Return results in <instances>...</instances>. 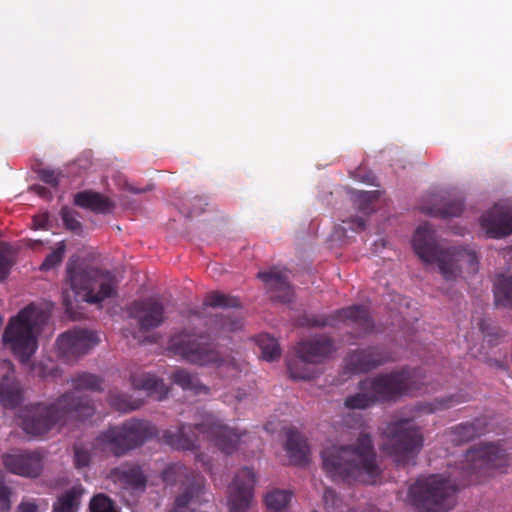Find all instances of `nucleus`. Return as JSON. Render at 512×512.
<instances>
[{
  "label": "nucleus",
  "mask_w": 512,
  "mask_h": 512,
  "mask_svg": "<svg viewBox=\"0 0 512 512\" xmlns=\"http://www.w3.org/2000/svg\"><path fill=\"white\" fill-rule=\"evenodd\" d=\"M80 492L75 488L66 491L53 504V512H75L79 505Z\"/></svg>",
  "instance_id": "obj_34"
},
{
  "label": "nucleus",
  "mask_w": 512,
  "mask_h": 512,
  "mask_svg": "<svg viewBox=\"0 0 512 512\" xmlns=\"http://www.w3.org/2000/svg\"><path fill=\"white\" fill-rule=\"evenodd\" d=\"M493 292L497 307H512V275H499L494 283Z\"/></svg>",
  "instance_id": "obj_28"
},
{
  "label": "nucleus",
  "mask_w": 512,
  "mask_h": 512,
  "mask_svg": "<svg viewBox=\"0 0 512 512\" xmlns=\"http://www.w3.org/2000/svg\"><path fill=\"white\" fill-rule=\"evenodd\" d=\"M378 191H359L356 193V200L359 202L358 209L366 212L370 209V205L378 198Z\"/></svg>",
  "instance_id": "obj_44"
},
{
  "label": "nucleus",
  "mask_w": 512,
  "mask_h": 512,
  "mask_svg": "<svg viewBox=\"0 0 512 512\" xmlns=\"http://www.w3.org/2000/svg\"><path fill=\"white\" fill-rule=\"evenodd\" d=\"M19 512H37V506L34 503H22Z\"/></svg>",
  "instance_id": "obj_52"
},
{
  "label": "nucleus",
  "mask_w": 512,
  "mask_h": 512,
  "mask_svg": "<svg viewBox=\"0 0 512 512\" xmlns=\"http://www.w3.org/2000/svg\"><path fill=\"white\" fill-rule=\"evenodd\" d=\"M421 368L407 367L390 373L380 374L362 381V387L369 390L376 402L395 401L405 394L422 391L425 384Z\"/></svg>",
  "instance_id": "obj_10"
},
{
  "label": "nucleus",
  "mask_w": 512,
  "mask_h": 512,
  "mask_svg": "<svg viewBox=\"0 0 512 512\" xmlns=\"http://www.w3.org/2000/svg\"><path fill=\"white\" fill-rule=\"evenodd\" d=\"M480 224L489 238H503L512 234V207L495 204L480 219Z\"/></svg>",
  "instance_id": "obj_18"
},
{
  "label": "nucleus",
  "mask_w": 512,
  "mask_h": 512,
  "mask_svg": "<svg viewBox=\"0 0 512 512\" xmlns=\"http://www.w3.org/2000/svg\"><path fill=\"white\" fill-rule=\"evenodd\" d=\"M62 304L65 308L66 314L71 319L77 320L79 318L74 310V301L72 300L70 292L68 290H64L62 293Z\"/></svg>",
  "instance_id": "obj_46"
},
{
  "label": "nucleus",
  "mask_w": 512,
  "mask_h": 512,
  "mask_svg": "<svg viewBox=\"0 0 512 512\" xmlns=\"http://www.w3.org/2000/svg\"><path fill=\"white\" fill-rule=\"evenodd\" d=\"M389 352L381 347H368L353 351L347 359V367L355 373L369 372L392 361Z\"/></svg>",
  "instance_id": "obj_19"
},
{
  "label": "nucleus",
  "mask_w": 512,
  "mask_h": 512,
  "mask_svg": "<svg viewBox=\"0 0 512 512\" xmlns=\"http://www.w3.org/2000/svg\"><path fill=\"white\" fill-rule=\"evenodd\" d=\"M11 266L12 262L9 256L0 250V282L8 276Z\"/></svg>",
  "instance_id": "obj_48"
},
{
  "label": "nucleus",
  "mask_w": 512,
  "mask_h": 512,
  "mask_svg": "<svg viewBox=\"0 0 512 512\" xmlns=\"http://www.w3.org/2000/svg\"><path fill=\"white\" fill-rule=\"evenodd\" d=\"M323 501L325 506L328 508L329 506L335 507L336 503L339 501L336 492L331 488H325L323 493Z\"/></svg>",
  "instance_id": "obj_49"
},
{
  "label": "nucleus",
  "mask_w": 512,
  "mask_h": 512,
  "mask_svg": "<svg viewBox=\"0 0 512 512\" xmlns=\"http://www.w3.org/2000/svg\"><path fill=\"white\" fill-rule=\"evenodd\" d=\"M480 330L485 335V337H489L488 341L491 343L494 341V339H493L494 336H497V337L502 336V334H500L499 332H496V333L490 332L484 321H482L480 323Z\"/></svg>",
  "instance_id": "obj_51"
},
{
  "label": "nucleus",
  "mask_w": 512,
  "mask_h": 512,
  "mask_svg": "<svg viewBox=\"0 0 512 512\" xmlns=\"http://www.w3.org/2000/svg\"><path fill=\"white\" fill-rule=\"evenodd\" d=\"M322 468L333 480L373 484L380 475L372 438L361 433L355 444L331 445L321 452Z\"/></svg>",
  "instance_id": "obj_3"
},
{
  "label": "nucleus",
  "mask_w": 512,
  "mask_h": 512,
  "mask_svg": "<svg viewBox=\"0 0 512 512\" xmlns=\"http://www.w3.org/2000/svg\"><path fill=\"white\" fill-rule=\"evenodd\" d=\"M74 203L78 207L99 214L110 213L115 207V204L111 199L92 190H84L76 193L74 196Z\"/></svg>",
  "instance_id": "obj_23"
},
{
  "label": "nucleus",
  "mask_w": 512,
  "mask_h": 512,
  "mask_svg": "<svg viewBox=\"0 0 512 512\" xmlns=\"http://www.w3.org/2000/svg\"><path fill=\"white\" fill-rule=\"evenodd\" d=\"M255 474L252 469L243 467L235 475L234 481L228 488V503L230 512H246L253 499Z\"/></svg>",
  "instance_id": "obj_14"
},
{
  "label": "nucleus",
  "mask_w": 512,
  "mask_h": 512,
  "mask_svg": "<svg viewBox=\"0 0 512 512\" xmlns=\"http://www.w3.org/2000/svg\"><path fill=\"white\" fill-rule=\"evenodd\" d=\"M298 324L311 328H339L340 324H344L355 329L351 335L356 339L372 333L374 329V322L365 305L344 307L329 315L304 314L298 319Z\"/></svg>",
  "instance_id": "obj_12"
},
{
  "label": "nucleus",
  "mask_w": 512,
  "mask_h": 512,
  "mask_svg": "<svg viewBox=\"0 0 512 512\" xmlns=\"http://www.w3.org/2000/svg\"><path fill=\"white\" fill-rule=\"evenodd\" d=\"M50 312L35 304H29L12 317L2 335L3 344L21 362H27L36 352L37 335L49 320Z\"/></svg>",
  "instance_id": "obj_6"
},
{
  "label": "nucleus",
  "mask_w": 512,
  "mask_h": 512,
  "mask_svg": "<svg viewBox=\"0 0 512 512\" xmlns=\"http://www.w3.org/2000/svg\"><path fill=\"white\" fill-rule=\"evenodd\" d=\"M258 278L263 281L271 293V298L282 303H290L293 299V290L284 272L271 268L268 271L258 273Z\"/></svg>",
  "instance_id": "obj_21"
},
{
  "label": "nucleus",
  "mask_w": 512,
  "mask_h": 512,
  "mask_svg": "<svg viewBox=\"0 0 512 512\" xmlns=\"http://www.w3.org/2000/svg\"><path fill=\"white\" fill-rule=\"evenodd\" d=\"M487 432L486 418H476L472 422L461 423L452 428V441L456 444L469 442Z\"/></svg>",
  "instance_id": "obj_25"
},
{
  "label": "nucleus",
  "mask_w": 512,
  "mask_h": 512,
  "mask_svg": "<svg viewBox=\"0 0 512 512\" xmlns=\"http://www.w3.org/2000/svg\"><path fill=\"white\" fill-rule=\"evenodd\" d=\"M202 434L225 454H232L248 436L246 432L224 425L216 416L207 414L195 425L181 424L176 430L167 429L162 440L170 447L193 451L197 448L198 434Z\"/></svg>",
  "instance_id": "obj_4"
},
{
  "label": "nucleus",
  "mask_w": 512,
  "mask_h": 512,
  "mask_svg": "<svg viewBox=\"0 0 512 512\" xmlns=\"http://www.w3.org/2000/svg\"><path fill=\"white\" fill-rule=\"evenodd\" d=\"M351 225L350 228L354 230L355 232H360L365 229V221L360 218L356 217L350 221Z\"/></svg>",
  "instance_id": "obj_50"
},
{
  "label": "nucleus",
  "mask_w": 512,
  "mask_h": 512,
  "mask_svg": "<svg viewBox=\"0 0 512 512\" xmlns=\"http://www.w3.org/2000/svg\"><path fill=\"white\" fill-rule=\"evenodd\" d=\"M108 400L110 405L122 412H128L132 410H136L140 407L141 403L137 401H131L130 397L124 393L119 391H110Z\"/></svg>",
  "instance_id": "obj_37"
},
{
  "label": "nucleus",
  "mask_w": 512,
  "mask_h": 512,
  "mask_svg": "<svg viewBox=\"0 0 512 512\" xmlns=\"http://www.w3.org/2000/svg\"><path fill=\"white\" fill-rule=\"evenodd\" d=\"M170 378L174 384L180 386L183 390L191 391L196 395L209 392V388L200 382L198 376L186 369H176Z\"/></svg>",
  "instance_id": "obj_26"
},
{
  "label": "nucleus",
  "mask_w": 512,
  "mask_h": 512,
  "mask_svg": "<svg viewBox=\"0 0 512 512\" xmlns=\"http://www.w3.org/2000/svg\"><path fill=\"white\" fill-rule=\"evenodd\" d=\"M103 380L91 373H81L72 379L75 391L66 392L51 404L37 403L26 407L21 415V426L30 435L47 433L56 424L69 419L84 421L95 413V407L88 396H80L82 390L100 391Z\"/></svg>",
  "instance_id": "obj_2"
},
{
  "label": "nucleus",
  "mask_w": 512,
  "mask_h": 512,
  "mask_svg": "<svg viewBox=\"0 0 512 512\" xmlns=\"http://www.w3.org/2000/svg\"><path fill=\"white\" fill-rule=\"evenodd\" d=\"M91 512H116L112 501L103 494L96 495L90 502Z\"/></svg>",
  "instance_id": "obj_43"
},
{
  "label": "nucleus",
  "mask_w": 512,
  "mask_h": 512,
  "mask_svg": "<svg viewBox=\"0 0 512 512\" xmlns=\"http://www.w3.org/2000/svg\"><path fill=\"white\" fill-rule=\"evenodd\" d=\"M130 381L134 389L143 390L148 396L159 401L165 399L170 391L163 379L148 372L132 374Z\"/></svg>",
  "instance_id": "obj_22"
},
{
  "label": "nucleus",
  "mask_w": 512,
  "mask_h": 512,
  "mask_svg": "<svg viewBox=\"0 0 512 512\" xmlns=\"http://www.w3.org/2000/svg\"><path fill=\"white\" fill-rule=\"evenodd\" d=\"M157 435V429L148 421L131 420L119 426L109 427L93 441L92 448L116 457L143 445Z\"/></svg>",
  "instance_id": "obj_9"
},
{
  "label": "nucleus",
  "mask_w": 512,
  "mask_h": 512,
  "mask_svg": "<svg viewBox=\"0 0 512 512\" xmlns=\"http://www.w3.org/2000/svg\"><path fill=\"white\" fill-rule=\"evenodd\" d=\"M510 466L512 450L499 444H480L466 452L463 478L458 483L441 475L421 476L409 487L407 500L419 512H447L454 507L455 493L461 487L481 482L492 469Z\"/></svg>",
  "instance_id": "obj_1"
},
{
  "label": "nucleus",
  "mask_w": 512,
  "mask_h": 512,
  "mask_svg": "<svg viewBox=\"0 0 512 512\" xmlns=\"http://www.w3.org/2000/svg\"><path fill=\"white\" fill-rule=\"evenodd\" d=\"M118 479L132 489H144L146 477L138 466L123 467L118 469Z\"/></svg>",
  "instance_id": "obj_29"
},
{
  "label": "nucleus",
  "mask_w": 512,
  "mask_h": 512,
  "mask_svg": "<svg viewBox=\"0 0 512 512\" xmlns=\"http://www.w3.org/2000/svg\"><path fill=\"white\" fill-rule=\"evenodd\" d=\"M74 457L73 462L76 469L86 468L91 463V448L79 443L73 447Z\"/></svg>",
  "instance_id": "obj_41"
},
{
  "label": "nucleus",
  "mask_w": 512,
  "mask_h": 512,
  "mask_svg": "<svg viewBox=\"0 0 512 512\" xmlns=\"http://www.w3.org/2000/svg\"><path fill=\"white\" fill-rule=\"evenodd\" d=\"M335 340L326 334L301 340L296 346V355L310 364H321L336 352Z\"/></svg>",
  "instance_id": "obj_16"
},
{
  "label": "nucleus",
  "mask_w": 512,
  "mask_h": 512,
  "mask_svg": "<svg viewBox=\"0 0 512 512\" xmlns=\"http://www.w3.org/2000/svg\"><path fill=\"white\" fill-rule=\"evenodd\" d=\"M66 244L64 241H61L57 244L56 248L48 254L44 261L42 262L40 269L43 271H48L59 265L65 255Z\"/></svg>",
  "instance_id": "obj_39"
},
{
  "label": "nucleus",
  "mask_w": 512,
  "mask_h": 512,
  "mask_svg": "<svg viewBox=\"0 0 512 512\" xmlns=\"http://www.w3.org/2000/svg\"><path fill=\"white\" fill-rule=\"evenodd\" d=\"M310 364L298 357L295 360L287 361L289 375L294 380H309L314 377V371L307 365Z\"/></svg>",
  "instance_id": "obj_36"
},
{
  "label": "nucleus",
  "mask_w": 512,
  "mask_h": 512,
  "mask_svg": "<svg viewBox=\"0 0 512 512\" xmlns=\"http://www.w3.org/2000/svg\"><path fill=\"white\" fill-rule=\"evenodd\" d=\"M127 189H128V191H130V192H132V193H134V194L143 193V192H145V191H148V190H149V188H146V189H139V188H136V187H134V186H132V185L127 186Z\"/></svg>",
  "instance_id": "obj_54"
},
{
  "label": "nucleus",
  "mask_w": 512,
  "mask_h": 512,
  "mask_svg": "<svg viewBox=\"0 0 512 512\" xmlns=\"http://www.w3.org/2000/svg\"><path fill=\"white\" fill-rule=\"evenodd\" d=\"M10 490L4 484L3 474L0 473V512H8L10 510Z\"/></svg>",
  "instance_id": "obj_45"
},
{
  "label": "nucleus",
  "mask_w": 512,
  "mask_h": 512,
  "mask_svg": "<svg viewBox=\"0 0 512 512\" xmlns=\"http://www.w3.org/2000/svg\"><path fill=\"white\" fill-rule=\"evenodd\" d=\"M312 512H317V511H312ZM335 512H356V511L354 509H352V508H347L345 510L340 509V510H337Z\"/></svg>",
  "instance_id": "obj_55"
},
{
  "label": "nucleus",
  "mask_w": 512,
  "mask_h": 512,
  "mask_svg": "<svg viewBox=\"0 0 512 512\" xmlns=\"http://www.w3.org/2000/svg\"><path fill=\"white\" fill-rule=\"evenodd\" d=\"M46 222H47V217L45 215H42L38 218H34V223L37 228H44Z\"/></svg>",
  "instance_id": "obj_53"
},
{
  "label": "nucleus",
  "mask_w": 512,
  "mask_h": 512,
  "mask_svg": "<svg viewBox=\"0 0 512 512\" xmlns=\"http://www.w3.org/2000/svg\"><path fill=\"white\" fill-rule=\"evenodd\" d=\"M22 401V391L19 383L5 376L0 381V403L5 408H14Z\"/></svg>",
  "instance_id": "obj_27"
},
{
  "label": "nucleus",
  "mask_w": 512,
  "mask_h": 512,
  "mask_svg": "<svg viewBox=\"0 0 512 512\" xmlns=\"http://www.w3.org/2000/svg\"><path fill=\"white\" fill-rule=\"evenodd\" d=\"M466 399L463 395H451L441 399H436L431 403H418L415 405L417 412L433 413L438 410L451 408L457 404L464 402Z\"/></svg>",
  "instance_id": "obj_30"
},
{
  "label": "nucleus",
  "mask_w": 512,
  "mask_h": 512,
  "mask_svg": "<svg viewBox=\"0 0 512 512\" xmlns=\"http://www.w3.org/2000/svg\"><path fill=\"white\" fill-rule=\"evenodd\" d=\"M177 473L184 475L186 481L184 490L175 499V508L171 512H181L179 509L185 508L188 504L198 502L204 493V478L198 473L189 472L185 467H177Z\"/></svg>",
  "instance_id": "obj_20"
},
{
  "label": "nucleus",
  "mask_w": 512,
  "mask_h": 512,
  "mask_svg": "<svg viewBox=\"0 0 512 512\" xmlns=\"http://www.w3.org/2000/svg\"><path fill=\"white\" fill-rule=\"evenodd\" d=\"M463 211V201L461 199H453L445 202L442 207L434 206L428 208L426 213L429 215L447 219L450 217H458Z\"/></svg>",
  "instance_id": "obj_33"
},
{
  "label": "nucleus",
  "mask_w": 512,
  "mask_h": 512,
  "mask_svg": "<svg viewBox=\"0 0 512 512\" xmlns=\"http://www.w3.org/2000/svg\"><path fill=\"white\" fill-rule=\"evenodd\" d=\"M203 305L212 308H240L241 302L237 297L212 291L205 296Z\"/></svg>",
  "instance_id": "obj_31"
},
{
  "label": "nucleus",
  "mask_w": 512,
  "mask_h": 512,
  "mask_svg": "<svg viewBox=\"0 0 512 512\" xmlns=\"http://www.w3.org/2000/svg\"><path fill=\"white\" fill-rule=\"evenodd\" d=\"M127 313L137 322L141 332L159 327L165 319L163 304L153 297L132 302L127 308Z\"/></svg>",
  "instance_id": "obj_15"
},
{
  "label": "nucleus",
  "mask_w": 512,
  "mask_h": 512,
  "mask_svg": "<svg viewBox=\"0 0 512 512\" xmlns=\"http://www.w3.org/2000/svg\"><path fill=\"white\" fill-rule=\"evenodd\" d=\"M60 215L62 218V221L66 227V229L76 233L80 234L82 231V224L81 222L75 217V212L72 211L68 207H62L60 211Z\"/></svg>",
  "instance_id": "obj_42"
},
{
  "label": "nucleus",
  "mask_w": 512,
  "mask_h": 512,
  "mask_svg": "<svg viewBox=\"0 0 512 512\" xmlns=\"http://www.w3.org/2000/svg\"><path fill=\"white\" fill-rule=\"evenodd\" d=\"M67 281L75 296L84 293L83 301L100 304L117 293L119 280L108 270L93 268L70 260L66 268Z\"/></svg>",
  "instance_id": "obj_7"
},
{
  "label": "nucleus",
  "mask_w": 512,
  "mask_h": 512,
  "mask_svg": "<svg viewBox=\"0 0 512 512\" xmlns=\"http://www.w3.org/2000/svg\"><path fill=\"white\" fill-rule=\"evenodd\" d=\"M291 500V494L285 490H274L267 493L265 503L267 507L274 511L279 512L283 510Z\"/></svg>",
  "instance_id": "obj_38"
},
{
  "label": "nucleus",
  "mask_w": 512,
  "mask_h": 512,
  "mask_svg": "<svg viewBox=\"0 0 512 512\" xmlns=\"http://www.w3.org/2000/svg\"><path fill=\"white\" fill-rule=\"evenodd\" d=\"M216 321L219 323V328L224 331H237L243 325L242 317L234 313L217 315Z\"/></svg>",
  "instance_id": "obj_40"
},
{
  "label": "nucleus",
  "mask_w": 512,
  "mask_h": 512,
  "mask_svg": "<svg viewBox=\"0 0 512 512\" xmlns=\"http://www.w3.org/2000/svg\"><path fill=\"white\" fill-rule=\"evenodd\" d=\"M167 474H168V471H165V473H164V475H165L164 479H165V480H166V475H167Z\"/></svg>",
  "instance_id": "obj_58"
},
{
  "label": "nucleus",
  "mask_w": 512,
  "mask_h": 512,
  "mask_svg": "<svg viewBox=\"0 0 512 512\" xmlns=\"http://www.w3.org/2000/svg\"><path fill=\"white\" fill-rule=\"evenodd\" d=\"M169 348L191 364L199 366L215 365L218 368L228 367L231 369V376L233 377L240 372L234 360L226 361L222 359L210 337L204 333L184 329L171 337Z\"/></svg>",
  "instance_id": "obj_8"
},
{
  "label": "nucleus",
  "mask_w": 512,
  "mask_h": 512,
  "mask_svg": "<svg viewBox=\"0 0 512 512\" xmlns=\"http://www.w3.org/2000/svg\"><path fill=\"white\" fill-rule=\"evenodd\" d=\"M4 467L12 474L23 477H38L43 469V460L36 451H17L2 456Z\"/></svg>",
  "instance_id": "obj_17"
},
{
  "label": "nucleus",
  "mask_w": 512,
  "mask_h": 512,
  "mask_svg": "<svg viewBox=\"0 0 512 512\" xmlns=\"http://www.w3.org/2000/svg\"><path fill=\"white\" fill-rule=\"evenodd\" d=\"M387 438L386 449L395 457L398 465H407L420 453L424 437L420 427L410 418L391 421L383 430Z\"/></svg>",
  "instance_id": "obj_11"
},
{
  "label": "nucleus",
  "mask_w": 512,
  "mask_h": 512,
  "mask_svg": "<svg viewBox=\"0 0 512 512\" xmlns=\"http://www.w3.org/2000/svg\"><path fill=\"white\" fill-rule=\"evenodd\" d=\"M285 450L289 460L294 465H304L308 462L309 448L303 436L294 429H289L286 434Z\"/></svg>",
  "instance_id": "obj_24"
},
{
  "label": "nucleus",
  "mask_w": 512,
  "mask_h": 512,
  "mask_svg": "<svg viewBox=\"0 0 512 512\" xmlns=\"http://www.w3.org/2000/svg\"><path fill=\"white\" fill-rule=\"evenodd\" d=\"M39 177L44 183L51 186H57L59 183L58 174L51 169H41L39 171Z\"/></svg>",
  "instance_id": "obj_47"
},
{
  "label": "nucleus",
  "mask_w": 512,
  "mask_h": 512,
  "mask_svg": "<svg viewBox=\"0 0 512 512\" xmlns=\"http://www.w3.org/2000/svg\"><path fill=\"white\" fill-rule=\"evenodd\" d=\"M360 392L348 396L344 405L348 409H366L376 403L373 394L362 387V381L359 384Z\"/></svg>",
  "instance_id": "obj_35"
},
{
  "label": "nucleus",
  "mask_w": 512,
  "mask_h": 512,
  "mask_svg": "<svg viewBox=\"0 0 512 512\" xmlns=\"http://www.w3.org/2000/svg\"><path fill=\"white\" fill-rule=\"evenodd\" d=\"M56 344L59 355L70 362L88 353L97 344V338L91 331L73 329L59 335Z\"/></svg>",
  "instance_id": "obj_13"
},
{
  "label": "nucleus",
  "mask_w": 512,
  "mask_h": 512,
  "mask_svg": "<svg viewBox=\"0 0 512 512\" xmlns=\"http://www.w3.org/2000/svg\"><path fill=\"white\" fill-rule=\"evenodd\" d=\"M257 343L264 360L271 362L280 358L281 349L275 338L268 334H261L257 337Z\"/></svg>",
  "instance_id": "obj_32"
},
{
  "label": "nucleus",
  "mask_w": 512,
  "mask_h": 512,
  "mask_svg": "<svg viewBox=\"0 0 512 512\" xmlns=\"http://www.w3.org/2000/svg\"><path fill=\"white\" fill-rule=\"evenodd\" d=\"M412 246L423 262L437 263L446 280L455 279L464 268L468 273L474 274L478 271V257L474 251L459 247L441 249L434 238V231L428 223L420 225L416 229Z\"/></svg>",
  "instance_id": "obj_5"
},
{
  "label": "nucleus",
  "mask_w": 512,
  "mask_h": 512,
  "mask_svg": "<svg viewBox=\"0 0 512 512\" xmlns=\"http://www.w3.org/2000/svg\"><path fill=\"white\" fill-rule=\"evenodd\" d=\"M39 194H42L46 189L44 187H36L35 188Z\"/></svg>",
  "instance_id": "obj_56"
},
{
  "label": "nucleus",
  "mask_w": 512,
  "mask_h": 512,
  "mask_svg": "<svg viewBox=\"0 0 512 512\" xmlns=\"http://www.w3.org/2000/svg\"><path fill=\"white\" fill-rule=\"evenodd\" d=\"M195 201H197L199 203H202L203 202V198L202 197H196Z\"/></svg>",
  "instance_id": "obj_57"
}]
</instances>
